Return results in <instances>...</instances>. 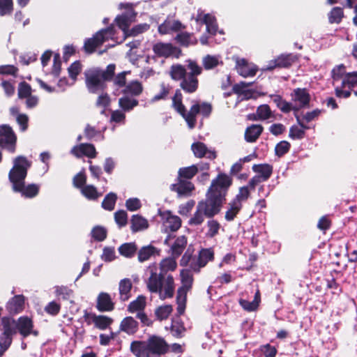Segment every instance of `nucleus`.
Segmentation results:
<instances>
[{"instance_id":"obj_34","label":"nucleus","mask_w":357,"mask_h":357,"mask_svg":"<svg viewBox=\"0 0 357 357\" xmlns=\"http://www.w3.org/2000/svg\"><path fill=\"white\" fill-rule=\"evenodd\" d=\"M142 91L143 86L142 83L137 80H134L126 85L122 93L126 96H139Z\"/></svg>"},{"instance_id":"obj_18","label":"nucleus","mask_w":357,"mask_h":357,"mask_svg":"<svg viewBox=\"0 0 357 357\" xmlns=\"http://www.w3.org/2000/svg\"><path fill=\"white\" fill-rule=\"evenodd\" d=\"M191 149L196 158H202L206 157L210 160H214L217 158L215 151L208 150L206 145L201 142H194L191 145Z\"/></svg>"},{"instance_id":"obj_59","label":"nucleus","mask_w":357,"mask_h":357,"mask_svg":"<svg viewBox=\"0 0 357 357\" xmlns=\"http://www.w3.org/2000/svg\"><path fill=\"white\" fill-rule=\"evenodd\" d=\"M250 195L248 186H243L239 188L238 193L232 199L238 204H242V202L248 199Z\"/></svg>"},{"instance_id":"obj_9","label":"nucleus","mask_w":357,"mask_h":357,"mask_svg":"<svg viewBox=\"0 0 357 357\" xmlns=\"http://www.w3.org/2000/svg\"><path fill=\"white\" fill-rule=\"evenodd\" d=\"M120 7L127 9L128 11L117 15L115 18V22L116 26L123 31L126 37V33H128L130 29V24L135 21L137 13L134 10L130 3H121Z\"/></svg>"},{"instance_id":"obj_63","label":"nucleus","mask_w":357,"mask_h":357,"mask_svg":"<svg viewBox=\"0 0 357 357\" xmlns=\"http://www.w3.org/2000/svg\"><path fill=\"white\" fill-rule=\"evenodd\" d=\"M82 70V64L80 61H76L73 62L68 68L69 76L75 79L77 75L80 73Z\"/></svg>"},{"instance_id":"obj_33","label":"nucleus","mask_w":357,"mask_h":357,"mask_svg":"<svg viewBox=\"0 0 357 357\" xmlns=\"http://www.w3.org/2000/svg\"><path fill=\"white\" fill-rule=\"evenodd\" d=\"M130 229L133 233L146 229L149 227L146 219L139 215H133L130 220Z\"/></svg>"},{"instance_id":"obj_49","label":"nucleus","mask_w":357,"mask_h":357,"mask_svg":"<svg viewBox=\"0 0 357 357\" xmlns=\"http://www.w3.org/2000/svg\"><path fill=\"white\" fill-rule=\"evenodd\" d=\"M91 234L94 241L101 242L106 239L107 231L104 227L97 225L92 229Z\"/></svg>"},{"instance_id":"obj_58","label":"nucleus","mask_w":357,"mask_h":357,"mask_svg":"<svg viewBox=\"0 0 357 357\" xmlns=\"http://www.w3.org/2000/svg\"><path fill=\"white\" fill-rule=\"evenodd\" d=\"M82 192L89 199H96L99 197L96 188L92 185H85Z\"/></svg>"},{"instance_id":"obj_27","label":"nucleus","mask_w":357,"mask_h":357,"mask_svg":"<svg viewBox=\"0 0 357 357\" xmlns=\"http://www.w3.org/2000/svg\"><path fill=\"white\" fill-rule=\"evenodd\" d=\"M180 87L187 93H193L199 87V79L187 75L180 82Z\"/></svg>"},{"instance_id":"obj_4","label":"nucleus","mask_w":357,"mask_h":357,"mask_svg":"<svg viewBox=\"0 0 357 357\" xmlns=\"http://www.w3.org/2000/svg\"><path fill=\"white\" fill-rule=\"evenodd\" d=\"M130 350L135 357H162L170 350V345L160 335H151L146 340H134Z\"/></svg>"},{"instance_id":"obj_40","label":"nucleus","mask_w":357,"mask_h":357,"mask_svg":"<svg viewBox=\"0 0 357 357\" xmlns=\"http://www.w3.org/2000/svg\"><path fill=\"white\" fill-rule=\"evenodd\" d=\"M1 324L3 328L2 334L13 336L17 333V325L15 319L4 317L1 319Z\"/></svg>"},{"instance_id":"obj_7","label":"nucleus","mask_w":357,"mask_h":357,"mask_svg":"<svg viewBox=\"0 0 357 357\" xmlns=\"http://www.w3.org/2000/svg\"><path fill=\"white\" fill-rule=\"evenodd\" d=\"M190 272L191 271L189 269H183L180 272L181 286L178 288L176 297V311L178 316L183 314L185 312L187 294L192 287L194 278Z\"/></svg>"},{"instance_id":"obj_43","label":"nucleus","mask_w":357,"mask_h":357,"mask_svg":"<svg viewBox=\"0 0 357 357\" xmlns=\"http://www.w3.org/2000/svg\"><path fill=\"white\" fill-rule=\"evenodd\" d=\"M199 172L197 165H192L178 169V178L189 180L192 178Z\"/></svg>"},{"instance_id":"obj_36","label":"nucleus","mask_w":357,"mask_h":357,"mask_svg":"<svg viewBox=\"0 0 357 357\" xmlns=\"http://www.w3.org/2000/svg\"><path fill=\"white\" fill-rule=\"evenodd\" d=\"M237 71L243 77H253L256 75L257 69L250 67L244 59L238 61Z\"/></svg>"},{"instance_id":"obj_45","label":"nucleus","mask_w":357,"mask_h":357,"mask_svg":"<svg viewBox=\"0 0 357 357\" xmlns=\"http://www.w3.org/2000/svg\"><path fill=\"white\" fill-rule=\"evenodd\" d=\"M94 326L100 330H106L113 323V319L106 315H97L95 317Z\"/></svg>"},{"instance_id":"obj_11","label":"nucleus","mask_w":357,"mask_h":357,"mask_svg":"<svg viewBox=\"0 0 357 357\" xmlns=\"http://www.w3.org/2000/svg\"><path fill=\"white\" fill-rule=\"evenodd\" d=\"M298 56L294 54H282L275 58L274 60H271L268 62L266 66V70L271 71L276 68H288L291 67L294 63L298 61Z\"/></svg>"},{"instance_id":"obj_42","label":"nucleus","mask_w":357,"mask_h":357,"mask_svg":"<svg viewBox=\"0 0 357 357\" xmlns=\"http://www.w3.org/2000/svg\"><path fill=\"white\" fill-rule=\"evenodd\" d=\"M185 331V328L184 324L179 317L172 319L170 332L174 337L176 338L181 337Z\"/></svg>"},{"instance_id":"obj_54","label":"nucleus","mask_w":357,"mask_h":357,"mask_svg":"<svg viewBox=\"0 0 357 357\" xmlns=\"http://www.w3.org/2000/svg\"><path fill=\"white\" fill-rule=\"evenodd\" d=\"M18 98L20 99L25 98L31 95V87L29 84L23 81L18 85Z\"/></svg>"},{"instance_id":"obj_2","label":"nucleus","mask_w":357,"mask_h":357,"mask_svg":"<svg viewBox=\"0 0 357 357\" xmlns=\"http://www.w3.org/2000/svg\"><path fill=\"white\" fill-rule=\"evenodd\" d=\"M31 162L24 155H18L13 160V166L8 172V180L12 184V190L20 193L24 198L36 197L40 191V185L36 183L25 185V179Z\"/></svg>"},{"instance_id":"obj_61","label":"nucleus","mask_w":357,"mask_h":357,"mask_svg":"<svg viewBox=\"0 0 357 357\" xmlns=\"http://www.w3.org/2000/svg\"><path fill=\"white\" fill-rule=\"evenodd\" d=\"M73 185L77 188H82L85 186L86 182V176L84 171H81L73 178Z\"/></svg>"},{"instance_id":"obj_6","label":"nucleus","mask_w":357,"mask_h":357,"mask_svg":"<svg viewBox=\"0 0 357 357\" xmlns=\"http://www.w3.org/2000/svg\"><path fill=\"white\" fill-rule=\"evenodd\" d=\"M233 184L231 175L220 172L212 180L205 198L222 209L225 203L229 189Z\"/></svg>"},{"instance_id":"obj_20","label":"nucleus","mask_w":357,"mask_h":357,"mask_svg":"<svg viewBox=\"0 0 357 357\" xmlns=\"http://www.w3.org/2000/svg\"><path fill=\"white\" fill-rule=\"evenodd\" d=\"M24 301L25 299L23 295H15L8 301L6 308L10 314H19L24 308Z\"/></svg>"},{"instance_id":"obj_26","label":"nucleus","mask_w":357,"mask_h":357,"mask_svg":"<svg viewBox=\"0 0 357 357\" xmlns=\"http://www.w3.org/2000/svg\"><path fill=\"white\" fill-rule=\"evenodd\" d=\"M105 43L104 38L100 36V33L96 32L92 38L85 40L84 44V50L86 54L93 53L96 48Z\"/></svg>"},{"instance_id":"obj_56","label":"nucleus","mask_w":357,"mask_h":357,"mask_svg":"<svg viewBox=\"0 0 357 357\" xmlns=\"http://www.w3.org/2000/svg\"><path fill=\"white\" fill-rule=\"evenodd\" d=\"M149 28H150L149 24H148L146 23L135 25L132 29H129L128 33H126V37L136 36L139 33H142L148 31L149 29Z\"/></svg>"},{"instance_id":"obj_29","label":"nucleus","mask_w":357,"mask_h":357,"mask_svg":"<svg viewBox=\"0 0 357 357\" xmlns=\"http://www.w3.org/2000/svg\"><path fill=\"white\" fill-rule=\"evenodd\" d=\"M264 130L261 125L252 124L245 131V139L250 143L255 142Z\"/></svg>"},{"instance_id":"obj_32","label":"nucleus","mask_w":357,"mask_h":357,"mask_svg":"<svg viewBox=\"0 0 357 357\" xmlns=\"http://www.w3.org/2000/svg\"><path fill=\"white\" fill-rule=\"evenodd\" d=\"M252 170L257 173L258 176L264 181H266L271 176L273 173V167L269 164H258L252 166Z\"/></svg>"},{"instance_id":"obj_22","label":"nucleus","mask_w":357,"mask_h":357,"mask_svg":"<svg viewBox=\"0 0 357 357\" xmlns=\"http://www.w3.org/2000/svg\"><path fill=\"white\" fill-rule=\"evenodd\" d=\"M174 38V40L179 46L183 47H188L190 45H195L197 44V40L194 36L193 33L188 31H179Z\"/></svg>"},{"instance_id":"obj_5","label":"nucleus","mask_w":357,"mask_h":357,"mask_svg":"<svg viewBox=\"0 0 357 357\" xmlns=\"http://www.w3.org/2000/svg\"><path fill=\"white\" fill-rule=\"evenodd\" d=\"M116 65L109 64L105 69L92 68L84 71L85 84L88 91L98 94L105 92L107 89V82H111L114 76Z\"/></svg>"},{"instance_id":"obj_24","label":"nucleus","mask_w":357,"mask_h":357,"mask_svg":"<svg viewBox=\"0 0 357 357\" xmlns=\"http://www.w3.org/2000/svg\"><path fill=\"white\" fill-rule=\"evenodd\" d=\"M298 124L302 128H298L296 126H293L289 129V137L293 139H301L305 135V130L309 129V127L301 120L300 115L294 114Z\"/></svg>"},{"instance_id":"obj_15","label":"nucleus","mask_w":357,"mask_h":357,"mask_svg":"<svg viewBox=\"0 0 357 357\" xmlns=\"http://www.w3.org/2000/svg\"><path fill=\"white\" fill-rule=\"evenodd\" d=\"M17 331L23 337H26L31 334L35 336L38 335V331H33V323L31 319L26 316L20 317L16 321Z\"/></svg>"},{"instance_id":"obj_51","label":"nucleus","mask_w":357,"mask_h":357,"mask_svg":"<svg viewBox=\"0 0 357 357\" xmlns=\"http://www.w3.org/2000/svg\"><path fill=\"white\" fill-rule=\"evenodd\" d=\"M116 199V195L113 192H109L105 197L102 202V207L105 210L109 211H112L114 208Z\"/></svg>"},{"instance_id":"obj_12","label":"nucleus","mask_w":357,"mask_h":357,"mask_svg":"<svg viewBox=\"0 0 357 357\" xmlns=\"http://www.w3.org/2000/svg\"><path fill=\"white\" fill-rule=\"evenodd\" d=\"M153 52L160 57L168 58L172 56L179 58L182 54L181 50L172 43H157L153 46Z\"/></svg>"},{"instance_id":"obj_21","label":"nucleus","mask_w":357,"mask_h":357,"mask_svg":"<svg viewBox=\"0 0 357 357\" xmlns=\"http://www.w3.org/2000/svg\"><path fill=\"white\" fill-rule=\"evenodd\" d=\"M119 330L128 335H134L139 331V323L131 316L126 317L120 323Z\"/></svg>"},{"instance_id":"obj_41","label":"nucleus","mask_w":357,"mask_h":357,"mask_svg":"<svg viewBox=\"0 0 357 357\" xmlns=\"http://www.w3.org/2000/svg\"><path fill=\"white\" fill-rule=\"evenodd\" d=\"M169 75L174 81H181L186 75L187 70L181 64H174L170 67Z\"/></svg>"},{"instance_id":"obj_57","label":"nucleus","mask_w":357,"mask_h":357,"mask_svg":"<svg viewBox=\"0 0 357 357\" xmlns=\"http://www.w3.org/2000/svg\"><path fill=\"white\" fill-rule=\"evenodd\" d=\"M258 119L260 120L268 119L271 116V110L268 105H261L259 106L256 111Z\"/></svg>"},{"instance_id":"obj_37","label":"nucleus","mask_w":357,"mask_h":357,"mask_svg":"<svg viewBox=\"0 0 357 357\" xmlns=\"http://www.w3.org/2000/svg\"><path fill=\"white\" fill-rule=\"evenodd\" d=\"M118 251L121 256L132 258L137 253V245L135 242L124 243L119 247Z\"/></svg>"},{"instance_id":"obj_10","label":"nucleus","mask_w":357,"mask_h":357,"mask_svg":"<svg viewBox=\"0 0 357 357\" xmlns=\"http://www.w3.org/2000/svg\"><path fill=\"white\" fill-rule=\"evenodd\" d=\"M0 139H2L4 148L10 153L15 152L17 136L10 126H0Z\"/></svg>"},{"instance_id":"obj_16","label":"nucleus","mask_w":357,"mask_h":357,"mask_svg":"<svg viewBox=\"0 0 357 357\" xmlns=\"http://www.w3.org/2000/svg\"><path fill=\"white\" fill-rule=\"evenodd\" d=\"M291 97L294 102L299 103V105L296 106L297 108H299V110L302 108L310 107L311 97L306 88L295 89L291 93Z\"/></svg>"},{"instance_id":"obj_52","label":"nucleus","mask_w":357,"mask_h":357,"mask_svg":"<svg viewBox=\"0 0 357 357\" xmlns=\"http://www.w3.org/2000/svg\"><path fill=\"white\" fill-rule=\"evenodd\" d=\"M211 219L207 222L208 231L206 235L207 237L213 238L218 234L220 224L217 220Z\"/></svg>"},{"instance_id":"obj_50","label":"nucleus","mask_w":357,"mask_h":357,"mask_svg":"<svg viewBox=\"0 0 357 357\" xmlns=\"http://www.w3.org/2000/svg\"><path fill=\"white\" fill-rule=\"evenodd\" d=\"M344 17V12L340 7H334L328 13V22L331 24H339Z\"/></svg>"},{"instance_id":"obj_13","label":"nucleus","mask_w":357,"mask_h":357,"mask_svg":"<svg viewBox=\"0 0 357 357\" xmlns=\"http://www.w3.org/2000/svg\"><path fill=\"white\" fill-rule=\"evenodd\" d=\"M158 215L163 221L166 230L174 232L181 228L182 224L181 218L173 215L172 211L169 210L161 211L160 210Z\"/></svg>"},{"instance_id":"obj_31","label":"nucleus","mask_w":357,"mask_h":357,"mask_svg":"<svg viewBox=\"0 0 357 357\" xmlns=\"http://www.w3.org/2000/svg\"><path fill=\"white\" fill-rule=\"evenodd\" d=\"M160 250L152 245L142 247L137 252V258L139 262L149 260L151 257L155 255H159Z\"/></svg>"},{"instance_id":"obj_14","label":"nucleus","mask_w":357,"mask_h":357,"mask_svg":"<svg viewBox=\"0 0 357 357\" xmlns=\"http://www.w3.org/2000/svg\"><path fill=\"white\" fill-rule=\"evenodd\" d=\"M185 29V26L181 21L167 17L158 26V31L160 35H166L173 32L177 33Z\"/></svg>"},{"instance_id":"obj_48","label":"nucleus","mask_w":357,"mask_h":357,"mask_svg":"<svg viewBox=\"0 0 357 357\" xmlns=\"http://www.w3.org/2000/svg\"><path fill=\"white\" fill-rule=\"evenodd\" d=\"M346 67L344 64H340L335 66L331 71V77L333 80V83L340 80H343L346 75Z\"/></svg>"},{"instance_id":"obj_1","label":"nucleus","mask_w":357,"mask_h":357,"mask_svg":"<svg viewBox=\"0 0 357 357\" xmlns=\"http://www.w3.org/2000/svg\"><path fill=\"white\" fill-rule=\"evenodd\" d=\"M178 257H167L160 263V271H151L146 282L147 289L151 293L158 294L161 300L172 298L175 292V283L172 275L168 271H174L177 267L176 259Z\"/></svg>"},{"instance_id":"obj_64","label":"nucleus","mask_w":357,"mask_h":357,"mask_svg":"<svg viewBox=\"0 0 357 357\" xmlns=\"http://www.w3.org/2000/svg\"><path fill=\"white\" fill-rule=\"evenodd\" d=\"M261 351L263 354L264 357H275L278 352L276 348L271 346L270 344L261 346Z\"/></svg>"},{"instance_id":"obj_38","label":"nucleus","mask_w":357,"mask_h":357,"mask_svg":"<svg viewBox=\"0 0 357 357\" xmlns=\"http://www.w3.org/2000/svg\"><path fill=\"white\" fill-rule=\"evenodd\" d=\"M243 204H238L234 200H231L228 204L227 210L225 212V218L227 221L231 222L234 220V218L239 213L241 210L242 209Z\"/></svg>"},{"instance_id":"obj_39","label":"nucleus","mask_w":357,"mask_h":357,"mask_svg":"<svg viewBox=\"0 0 357 357\" xmlns=\"http://www.w3.org/2000/svg\"><path fill=\"white\" fill-rule=\"evenodd\" d=\"M342 86H347L357 96V71L347 73L342 80Z\"/></svg>"},{"instance_id":"obj_8","label":"nucleus","mask_w":357,"mask_h":357,"mask_svg":"<svg viewBox=\"0 0 357 357\" xmlns=\"http://www.w3.org/2000/svg\"><path fill=\"white\" fill-rule=\"evenodd\" d=\"M220 211L221 208L205 198L197 203L196 211L188 220V225L191 226L201 225L204 222L205 218H213Z\"/></svg>"},{"instance_id":"obj_17","label":"nucleus","mask_w":357,"mask_h":357,"mask_svg":"<svg viewBox=\"0 0 357 357\" xmlns=\"http://www.w3.org/2000/svg\"><path fill=\"white\" fill-rule=\"evenodd\" d=\"M96 309L101 312H112L114 310L115 304L111 296L107 292H100L96 298Z\"/></svg>"},{"instance_id":"obj_47","label":"nucleus","mask_w":357,"mask_h":357,"mask_svg":"<svg viewBox=\"0 0 357 357\" xmlns=\"http://www.w3.org/2000/svg\"><path fill=\"white\" fill-rule=\"evenodd\" d=\"M203 22L206 26V31L211 35H215L218 31V25L214 17L210 14H206L203 18Z\"/></svg>"},{"instance_id":"obj_35","label":"nucleus","mask_w":357,"mask_h":357,"mask_svg":"<svg viewBox=\"0 0 357 357\" xmlns=\"http://www.w3.org/2000/svg\"><path fill=\"white\" fill-rule=\"evenodd\" d=\"M199 266L195 267L204 268L206 266L208 261L214 260V252L211 248H202L199 250L198 254Z\"/></svg>"},{"instance_id":"obj_28","label":"nucleus","mask_w":357,"mask_h":357,"mask_svg":"<svg viewBox=\"0 0 357 357\" xmlns=\"http://www.w3.org/2000/svg\"><path fill=\"white\" fill-rule=\"evenodd\" d=\"M188 244V238L185 235L178 236L171 246V255L174 257H179Z\"/></svg>"},{"instance_id":"obj_23","label":"nucleus","mask_w":357,"mask_h":357,"mask_svg":"<svg viewBox=\"0 0 357 357\" xmlns=\"http://www.w3.org/2000/svg\"><path fill=\"white\" fill-rule=\"evenodd\" d=\"M171 190L176 192L178 195L189 196L195 190V185L191 181L178 178L177 183L172 185Z\"/></svg>"},{"instance_id":"obj_19","label":"nucleus","mask_w":357,"mask_h":357,"mask_svg":"<svg viewBox=\"0 0 357 357\" xmlns=\"http://www.w3.org/2000/svg\"><path fill=\"white\" fill-rule=\"evenodd\" d=\"M71 153L78 158L83 155L89 158H95L97 156V151L94 145L89 143H82L74 146Z\"/></svg>"},{"instance_id":"obj_46","label":"nucleus","mask_w":357,"mask_h":357,"mask_svg":"<svg viewBox=\"0 0 357 357\" xmlns=\"http://www.w3.org/2000/svg\"><path fill=\"white\" fill-rule=\"evenodd\" d=\"M173 308L171 305L158 306L155 310V316L159 321L167 319L172 312Z\"/></svg>"},{"instance_id":"obj_60","label":"nucleus","mask_w":357,"mask_h":357,"mask_svg":"<svg viewBox=\"0 0 357 357\" xmlns=\"http://www.w3.org/2000/svg\"><path fill=\"white\" fill-rule=\"evenodd\" d=\"M114 219L119 227H124L128 223V214L124 210H119L114 213Z\"/></svg>"},{"instance_id":"obj_53","label":"nucleus","mask_w":357,"mask_h":357,"mask_svg":"<svg viewBox=\"0 0 357 357\" xmlns=\"http://www.w3.org/2000/svg\"><path fill=\"white\" fill-rule=\"evenodd\" d=\"M290 148L291 144L289 142L285 140L281 141L275 147V154L281 158L289 151Z\"/></svg>"},{"instance_id":"obj_44","label":"nucleus","mask_w":357,"mask_h":357,"mask_svg":"<svg viewBox=\"0 0 357 357\" xmlns=\"http://www.w3.org/2000/svg\"><path fill=\"white\" fill-rule=\"evenodd\" d=\"M119 105L123 111L129 112L139 105V101L137 99L130 98L128 96H125L119 98Z\"/></svg>"},{"instance_id":"obj_55","label":"nucleus","mask_w":357,"mask_h":357,"mask_svg":"<svg viewBox=\"0 0 357 357\" xmlns=\"http://www.w3.org/2000/svg\"><path fill=\"white\" fill-rule=\"evenodd\" d=\"M13 10V0H0V15H10Z\"/></svg>"},{"instance_id":"obj_25","label":"nucleus","mask_w":357,"mask_h":357,"mask_svg":"<svg viewBox=\"0 0 357 357\" xmlns=\"http://www.w3.org/2000/svg\"><path fill=\"white\" fill-rule=\"evenodd\" d=\"M132 283L130 279L124 278L120 280L119 283V299L121 302L128 301L132 294L131 290Z\"/></svg>"},{"instance_id":"obj_3","label":"nucleus","mask_w":357,"mask_h":357,"mask_svg":"<svg viewBox=\"0 0 357 357\" xmlns=\"http://www.w3.org/2000/svg\"><path fill=\"white\" fill-rule=\"evenodd\" d=\"M193 103L188 112L183 103V94L180 89L175 91L172 98V107L186 121L189 128L192 129L197 123V115L201 114L203 117L208 118L212 112V105L206 102L199 103L192 100Z\"/></svg>"},{"instance_id":"obj_62","label":"nucleus","mask_w":357,"mask_h":357,"mask_svg":"<svg viewBox=\"0 0 357 357\" xmlns=\"http://www.w3.org/2000/svg\"><path fill=\"white\" fill-rule=\"evenodd\" d=\"M128 72L123 71L116 75H114L113 81L114 84L118 88L125 87L126 85V75Z\"/></svg>"},{"instance_id":"obj_30","label":"nucleus","mask_w":357,"mask_h":357,"mask_svg":"<svg viewBox=\"0 0 357 357\" xmlns=\"http://www.w3.org/2000/svg\"><path fill=\"white\" fill-rule=\"evenodd\" d=\"M146 307V298L144 295H139L137 298L131 301L128 307L127 311L129 313H138L145 310Z\"/></svg>"}]
</instances>
